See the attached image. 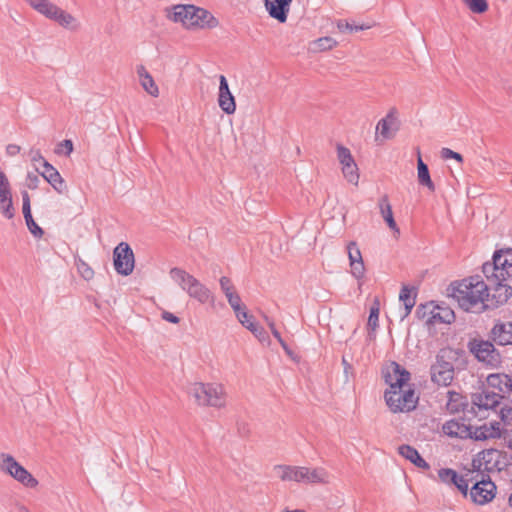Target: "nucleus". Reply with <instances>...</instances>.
Returning <instances> with one entry per match:
<instances>
[{
	"instance_id": "1",
	"label": "nucleus",
	"mask_w": 512,
	"mask_h": 512,
	"mask_svg": "<svg viewBox=\"0 0 512 512\" xmlns=\"http://www.w3.org/2000/svg\"><path fill=\"white\" fill-rule=\"evenodd\" d=\"M448 295L456 300L465 311H472L474 308H488L490 300L489 286L480 275L470 276L460 282L451 283L448 288Z\"/></svg>"
},
{
	"instance_id": "2",
	"label": "nucleus",
	"mask_w": 512,
	"mask_h": 512,
	"mask_svg": "<svg viewBox=\"0 0 512 512\" xmlns=\"http://www.w3.org/2000/svg\"><path fill=\"white\" fill-rule=\"evenodd\" d=\"M167 12L171 21L182 23L187 29H213L219 25L218 19L210 11L193 4L174 5Z\"/></svg>"
},
{
	"instance_id": "3",
	"label": "nucleus",
	"mask_w": 512,
	"mask_h": 512,
	"mask_svg": "<svg viewBox=\"0 0 512 512\" xmlns=\"http://www.w3.org/2000/svg\"><path fill=\"white\" fill-rule=\"evenodd\" d=\"M466 346L469 353L485 367L496 369L501 366L502 354L496 347L497 343L489 335L487 339L480 335L471 337Z\"/></svg>"
},
{
	"instance_id": "4",
	"label": "nucleus",
	"mask_w": 512,
	"mask_h": 512,
	"mask_svg": "<svg viewBox=\"0 0 512 512\" xmlns=\"http://www.w3.org/2000/svg\"><path fill=\"white\" fill-rule=\"evenodd\" d=\"M455 352L450 348L440 349L436 361L430 367L431 381L438 386H449L455 374Z\"/></svg>"
},
{
	"instance_id": "5",
	"label": "nucleus",
	"mask_w": 512,
	"mask_h": 512,
	"mask_svg": "<svg viewBox=\"0 0 512 512\" xmlns=\"http://www.w3.org/2000/svg\"><path fill=\"white\" fill-rule=\"evenodd\" d=\"M189 394L199 405L221 408L226 403L224 387L218 383H194Z\"/></svg>"
},
{
	"instance_id": "6",
	"label": "nucleus",
	"mask_w": 512,
	"mask_h": 512,
	"mask_svg": "<svg viewBox=\"0 0 512 512\" xmlns=\"http://www.w3.org/2000/svg\"><path fill=\"white\" fill-rule=\"evenodd\" d=\"M27 3L38 13L46 18L57 22L60 26L77 30L80 27L77 19L70 13L64 11L49 0H26Z\"/></svg>"
},
{
	"instance_id": "7",
	"label": "nucleus",
	"mask_w": 512,
	"mask_h": 512,
	"mask_svg": "<svg viewBox=\"0 0 512 512\" xmlns=\"http://www.w3.org/2000/svg\"><path fill=\"white\" fill-rule=\"evenodd\" d=\"M384 398L393 413L412 411L418 402V397L415 396V391L410 385L388 389L385 391Z\"/></svg>"
},
{
	"instance_id": "8",
	"label": "nucleus",
	"mask_w": 512,
	"mask_h": 512,
	"mask_svg": "<svg viewBox=\"0 0 512 512\" xmlns=\"http://www.w3.org/2000/svg\"><path fill=\"white\" fill-rule=\"evenodd\" d=\"M489 286L488 308L503 305L512 296V278L498 273H483Z\"/></svg>"
},
{
	"instance_id": "9",
	"label": "nucleus",
	"mask_w": 512,
	"mask_h": 512,
	"mask_svg": "<svg viewBox=\"0 0 512 512\" xmlns=\"http://www.w3.org/2000/svg\"><path fill=\"white\" fill-rule=\"evenodd\" d=\"M0 470L13 477L25 487L35 488L39 483L38 480L10 454H0Z\"/></svg>"
},
{
	"instance_id": "10",
	"label": "nucleus",
	"mask_w": 512,
	"mask_h": 512,
	"mask_svg": "<svg viewBox=\"0 0 512 512\" xmlns=\"http://www.w3.org/2000/svg\"><path fill=\"white\" fill-rule=\"evenodd\" d=\"M483 273H498L500 276L512 278V248L500 249L494 252L492 261L482 265Z\"/></svg>"
},
{
	"instance_id": "11",
	"label": "nucleus",
	"mask_w": 512,
	"mask_h": 512,
	"mask_svg": "<svg viewBox=\"0 0 512 512\" xmlns=\"http://www.w3.org/2000/svg\"><path fill=\"white\" fill-rule=\"evenodd\" d=\"M113 264L116 272L120 275L128 276L133 272L135 258L128 243L121 242L114 248Z\"/></svg>"
},
{
	"instance_id": "12",
	"label": "nucleus",
	"mask_w": 512,
	"mask_h": 512,
	"mask_svg": "<svg viewBox=\"0 0 512 512\" xmlns=\"http://www.w3.org/2000/svg\"><path fill=\"white\" fill-rule=\"evenodd\" d=\"M496 485L491 481L488 474H483L480 479H476L471 488L470 496L472 500L480 505H484L495 497Z\"/></svg>"
},
{
	"instance_id": "13",
	"label": "nucleus",
	"mask_w": 512,
	"mask_h": 512,
	"mask_svg": "<svg viewBox=\"0 0 512 512\" xmlns=\"http://www.w3.org/2000/svg\"><path fill=\"white\" fill-rule=\"evenodd\" d=\"M385 382L389 385V389H396L400 386L409 385L408 382L411 374L397 362H391L383 373Z\"/></svg>"
},
{
	"instance_id": "14",
	"label": "nucleus",
	"mask_w": 512,
	"mask_h": 512,
	"mask_svg": "<svg viewBox=\"0 0 512 512\" xmlns=\"http://www.w3.org/2000/svg\"><path fill=\"white\" fill-rule=\"evenodd\" d=\"M488 335L499 347L512 346V320H495Z\"/></svg>"
},
{
	"instance_id": "15",
	"label": "nucleus",
	"mask_w": 512,
	"mask_h": 512,
	"mask_svg": "<svg viewBox=\"0 0 512 512\" xmlns=\"http://www.w3.org/2000/svg\"><path fill=\"white\" fill-rule=\"evenodd\" d=\"M501 399H503V396L493 391L473 393L471 395V410L469 412H472L476 416L475 408L479 410L494 409L500 404Z\"/></svg>"
},
{
	"instance_id": "16",
	"label": "nucleus",
	"mask_w": 512,
	"mask_h": 512,
	"mask_svg": "<svg viewBox=\"0 0 512 512\" xmlns=\"http://www.w3.org/2000/svg\"><path fill=\"white\" fill-rule=\"evenodd\" d=\"M218 105L228 115H231L236 110L235 97L229 89L227 79L224 75L219 76V94Z\"/></svg>"
},
{
	"instance_id": "17",
	"label": "nucleus",
	"mask_w": 512,
	"mask_h": 512,
	"mask_svg": "<svg viewBox=\"0 0 512 512\" xmlns=\"http://www.w3.org/2000/svg\"><path fill=\"white\" fill-rule=\"evenodd\" d=\"M39 173L57 193L64 194L67 192V185L63 177L59 171L48 161H44L43 171H40Z\"/></svg>"
},
{
	"instance_id": "18",
	"label": "nucleus",
	"mask_w": 512,
	"mask_h": 512,
	"mask_svg": "<svg viewBox=\"0 0 512 512\" xmlns=\"http://www.w3.org/2000/svg\"><path fill=\"white\" fill-rule=\"evenodd\" d=\"M292 1L293 0H264V6L270 17L280 23H285Z\"/></svg>"
},
{
	"instance_id": "19",
	"label": "nucleus",
	"mask_w": 512,
	"mask_h": 512,
	"mask_svg": "<svg viewBox=\"0 0 512 512\" xmlns=\"http://www.w3.org/2000/svg\"><path fill=\"white\" fill-rule=\"evenodd\" d=\"M274 470L282 481L305 482L307 467L276 465Z\"/></svg>"
},
{
	"instance_id": "20",
	"label": "nucleus",
	"mask_w": 512,
	"mask_h": 512,
	"mask_svg": "<svg viewBox=\"0 0 512 512\" xmlns=\"http://www.w3.org/2000/svg\"><path fill=\"white\" fill-rule=\"evenodd\" d=\"M454 319V311L449 306L442 303L440 305H433V313L428 317L427 324H450Z\"/></svg>"
},
{
	"instance_id": "21",
	"label": "nucleus",
	"mask_w": 512,
	"mask_h": 512,
	"mask_svg": "<svg viewBox=\"0 0 512 512\" xmlns=\"http://www.w3.org/2000/svg\"><path fill=\"white\" fill-rule=\"evenodd\" d=\"M473 426L458 422L457 420H449L442 426V431L449 437H457L461 439H471V430Z\"/></svg>"
},
{
	"instance_id": "22",
	"label": "nucleus",
	"mask_w": 512,
	"mask_h": 512,
	"mask_svg": "<svg viewBox=\"0 0 512 512\" xmlns=\"http://www.w3.org/2000/svg\"><path fill=\"white\" fill-rule=\"evenodd\" d=\"M447 396L448 401L446 407L451 414H455L460 411H469L468 407L471 404V402L468 401L466 396L453 390L448 391Z\"/></svg>"
},
{
	"instance_id": "23",
	"label": "nucleus",
	"mask_w": 512,
	"mask_h": 512,
	"mask_svg": "<svg viewBox=\"0 0 512 512\" xmlns=\"http://www.w3.org/2000/svg\"><path fill=\"white\" fill-rule=\"evenodd\" d=\"M484 465L483 471L491 473L499 471L500 451L494 448L485 449L478 453Z\"/></svg>"
},
{
	"instance_id": "24",
	"label": "nucleus",
	"mask_w": 512,
	"mask_h": 512,
	"mask_svg": "<svg viewBox=\"0 0 512 512\" xmlns=\"http://www.w3.org/2000/svg\"><path fill=\"white\" fill-rule=\"evenodd\" d=\"M398 452L401 456H403L405 459L409 460L411 463H413L416 467L422 468V469H429L430 465L422 458V456L419 454L417 449L414 447L403 444L399 446Z\"/></svg>"
},
{
	"instance_id": "25",
	"label": "nucleus",
	"mask_w": 512,
	"mask_h": 512,
	"mask_svg": "<svg viewBox=\"0 0 512 512\" xmlns=\"http://www.w3.org/2000/svg\"><path fill=\"white\" fill-rule=\"evenodd\" d=\"M189 288L190 289L188 290L187 294L191 298L200 302L201 304H205L209 301H211V302L214 301L211 291L204 284H202L197 278L194 281V283L192 284V286Z\"/></svg>"
},
{
	"instance_id": "26",
	"label": "nucleus",
	"mask_w": 512,
	"mask_h": 512,
	"mask_svg": "<svg viewBox=\"0 0 512 512\" xmlns=\"http://www.w3.org/2000/svg\"><path fill=\"white\" fill-rule=\"evenodd\" d=\"M169 275L171 279L179 285V287L185 291L186 293L190 289L189 287L192 286L196 278L189 274L187 271H185L182 268L174 267L170 269Z\"/></svg>"
},
{
	"instance_id": "27",
	"label": "nucleus",
	"mask_w": 512,
	"mask_h": 512,
	"mask_svg": "<svg viewBox=\"0 0 512 512\" xmlns=\"http://www.w3.org/2000/svg\"><path fill=\"white\" fill-rule=\"evenodd\" d=\"M137 75L143 89L151 96L157 97L159 94L158 86L156 85L151 74L146 70L143 65L137 66Z\"/></svg>"
},
{
	"instance_id": "28",
	"label": "nucleus",
	"mask_w": 512,
	"mask_h": 512,
	"mask_svg": "<svg viewBox=\"0 0 512 512\" xmlns=\"http://www.w3.org/2000/svg\"><path fill=\"white\" fill-rule=\"evenodd\" d=\"M378 206L380 209V213H381L383 219L385 220V222L387 223L388 227L392 231L399 233L400 231H399V228H398L396 221L393 217L392 206L389 202V198L387 195H383L379 199Z\"/></svg>"
},
{
	"instance_id": "29",
	"label": "nucleus",
	"mask_w": 512,
	"mask_h": 512,
	"mask_svg": "<svg viewBox=\"0 0 512 512\" xmlns=\"http://www.w3.org/2000/svg\"><path fill=\"white\" fill-rule=\"evenodd\" d=\"M418 169V181L420 185H423L429 189V191H435V185L430 177L428 166L422 161L421 157H418L417 163Z\"/></svg>"
},
{
	"instance_id": "30",
	"label": "nucleus",
	"mask_w": 512,
	"mask_h": 512,
	"mask_svg": "<svg viewBox=\"0 0 512 512\" xmlns=\"http://www.w3.org/2000/svg\"><path fill=\"white\" fill-rule=\"evenodd\" d=\"M511 381L508 374L494 373L487 377V383L490 387L498 389L500 392H508V382Z\"/></svg>"
},
{
	"instance_id": "31",
	"label": "nucleus",
	"mask_w": 512,
	"mask_h": 512,
	"mask_svg": "<svg viewBox=\"0 0 512 512\" xmlns=\"http://www.w3.org/2000/svg\"><path fill=\"white\" fill-rule=\"evenodd\" d=\"M337 45V41L329 36L318 38L310 43L312 52H323L331 50Z\"/></svg>"
},
{
	"instance_id": "32",
	"label": "nucleus",
	"mask_w": 512,
	"mask_h": 512,
	"mask_svg": "<svg viewBox=\"0 0 512 512\" xmlns=\"http://www.w3.org/2000/svg\"><path fill=\"white\" fill-rule=\"evenodd\" d=\"M342 173L346 180L354 185H358L359 172L355 161L342 166Z\"/></svg>"
},
{
	"instance_id": "33",
	"label": "nucleus",
	"mask_w": 512,
	"mask_h": 512,
	"mask_svg": "<svg viewBox=\"0 0 512 512\" xmlns=\"http://www.w3.org/2000/svg\"><path fill=\"white\" fill-rule=\"evenodd\" d=\"M327 472L323 468H307L305 482L307 483H325L327 482Z\"/></svg>"
},
{
	"instance_id": "34",
	"label": "nucleus",
	"mask_w": 512,
	"mask_h": 512,
	"mask_svg": "<svg viewBox=\"0 0 512 512\" xmlns=\"http://www.w3.org/2000/svg\"><path fill=\"white\" fill-rule=\"evenodd\" d=\"M242 325L249 331H251L254 334V336L258 338L259 341L263 342L266 339H268V335L265 329L262 326L255 323L253 319L242 321Z\"/></svg>"
},
{
	"instance_id": "35",
	"label": "nucleus",
	"mask_w": 512,
	"mask_h": 512,
	"mask_svg": "<svg viewBox=\"0 0 512 512\" xmlns=\"http://www.w3.org/2000/svg\"><path fill=\"white\" fill-rule=\"evenodd\" d=\"M379 312H380V304H379V301L377 299H375V301L373 302V304L370 308V313H369L368 322H367L368 328L373 331L376 330V328L378 327Z\"/></svg>"
},
{
	"instance_id": "36",
	"label": "nucleus",
	"mask_w": 512,
	"mask_h": 512,
	"mask_svg": "<svg viewBox=\"0 0 512 512\" xmlns=\"http://www.w3.org/2000/svg\"><path fill=\"white\" fill-rule=\"evenodd\" d=\"M394 119L393 113L390 112L386 115L385 118L381 119L376 126V130L380 132V134L388 139L391 137L389 132L390 122Z\"/></svg>"
},
{
	"instance_id": "37",
	"label": "nucleus",
	"mask_w": 512,
	"mask_h": 512,
	"mask_svg": "<svg viewBox=\"0 0 512 512\" xmlns=\"http://www.w3.org/2000/svg\"><path fill=\"white\" fill-rule=\"evenodd\" d=\"M336 150L338 161L342 166L354 161V158L347 147L342 144H337Z\"/></svg>"
},
{
	"instance_id": "38",
	"label": "nucleus",
	"mask_w": 512,
	"mask_h": 512,
	"mask_svg": "<svg viewBox=\"0 0 512 512\" xmlns=\"http://www.w3.org/2000/svg\"><path fill=\"white\" fill-rule=\"evenodd\" d=\"M468 8L477 14H482L488 10V3L486 0H462Z\"/></svg>"
},
{
	"instance_id": "39",
	"label": "nucleus",
	"mask_w": 512,
	"mask_h": 512,
	"mask_svg": "<svg viewBox=\"0 0 512 512\" xmlns=\"http://www.w3.org/2000/svg\"><path fill=\"white\" fill-rule=\"evenodd\" d=\"M439 479L447 484H451L458 479V474L455 470L450 468H442L438 471Z\"/></svg>"
},
{
	"instance_id": "40",
	"label": "nucleus",
	"mask_w": 512,
	"mask_h": 512,
	"mask_svg": "<svg viewBox=\"0 0 512 512\" xmlns=\"http://www.w3.org/2000/svg\"><path fill=\"white\" fill-rule=\"evenodd\" d=\"M347 250L350 264H354L356 261L363 260L361 251L356 242H349L347 245Z\"/></svg>"
},
{
	"instance_id": "41",
	"label": "nucleus",
	"mask_w": 512,
	"mask_h": 512,
	"mask_svg": "<svg viewBox=\"0 0 512 512\" xmlns=\"http://www.w3.org/2000/svg\"><path fill=\"white\" fill-rule=\"evenodd\" d=\"M25 222H26V225H27V228L28 230L30 231V233L37 237V238H41L44 234V231L43 229L38 226V224L34 221L32 215H29L28 217H25Z\"/></svg>"
},
{
	"instance_id": "42",
	"label": "nucleus",
	"mask_w": 512,
	"mask_h": 512,
	"mask_svg": "<svg viewBox=\"0 0 512 512\" xmlns=\"http://www.w3.org/2000/svg\"><path fill=\"white\" fill-rule=\"evenodd\" d=\"M226 298H227L229 305L235 312V315L239 316V310H241L242 307L244 306L241 302V298H240L239 294L237 292L229 293L228 296H226Z\"/></svg>"
},
{
	"instance_id": "43",
	"label": "nucleus",
	"mask_w": 512,
	"mask_h": 512,
	"mask_svg": "<svg viewBox=\"0 0 512 512\" xmlns=\"http://www.w3.org/2000/svg\"><path fill=\"white\" fill-rule=\"evenodd\" d=\"M337 28L339 29L340 32H344L346 30H348L350 32H358V31H362L365 29H369L370 26H368V25H353L347 21L340 20L337 23Z\"/></svg>"
},
{
	"instance_id": "44",
	"label": "nucleus",
	"mask_w": 512,
	"mask_h": 512,
	"mask_svg": "<svg viewBox=\"0 0 512 512\" xmlns=\"http://www.w3.org/2000/svg\"><path fill=\"white\" fill-rule=\"evenodd\" d=\"M76 266H77L78 272L85 280H90L93 278L94 271L86 262L79 259L76 262Z\"/></svg>"
},
{
	"instance_id": "45",
	"label": "nucleus",
	"mask_w": 512,
	"mask_h": 512,
	"mask_svg": "<svg viewBox=\"0 0 512 512\" xmlns=\"http://www.w3.org/2000/svg\"><path fill=\"white\" fill-rule=\"evenodd\" d=\"M489 434H482L481 438L497 439L502 437L500 423L497 421L490 422L488 424Z\"/></svg>"
},
{
	"instance_id": "46",
	"label": "nucleus",
	"mask_w": 512,
	"mask_h": 512,
	"mask_svg": "<svg viewBox=\"0 0 512 512\" xmlns=\"http://www.w3.org/2000/svg\"><path fill=\"white\" fill-rule=\"evenodd\" d=\"M489 434H482L481 438L497 439L502 437L500 423L497 421L490 422L488 424Z\"/></svg>"
},
{
	"instance_id": "47",
	"label": "nucleus",
	"mask_w": 512,
	"mask_h": 512,
	"mask_svg": "<svg viewBox=\"0 0 512 512\" xmlns=\"http://www.w3.org/2000/svg\"><path fill=\"white\" fill-rule=\"evenodd\" d=\"M433 313V304L432 303H425L420 304L416 309V316L418 319L426 320L429 316H431Z\"/></svg>"
},
{
	"instance_id": "48",
	"label": "nucleus",
	"mask_w": 512,
	"mask_h": 512,
	"mask_svg": "<svg viewBox=\"0 0 512 512\" xmlns=\"http://www.w3.org/2000/svg\"><path fill=\"white\" fill-rule=\"evenodd\" d=\"M399 300L402 303H416V293L412 295V289L404 285L400 291Z\"/></svg>"
},
{
	"instance_id": "49",
	"label": "nucleus",
	"mask_w": 512,
	"mask_h": 512,
	"mask_svg": "<svg viewBox=\"0 0 512 512\" xmlns=\"http://www.w3.org/2000/svg\"><path fill=\"white\" fill-rule=\"evenodd\" d=\"M481 433L482 434H489V428H488V424L485 423L479 427H473V429L471 430V439H474L476 441H484V440H488L489 438H481Z\"/></svg>"
},
{
	"instance_id": "50",
	"label": "nucleus",
	"mask_w": 512,
	"mask_h": 512,
	"mask_svg": "<svg viewBox=\"0 0 512 512\" xmlns=\"http://www.w3.org/2000/svg\"><path fill=\"white\" fill-rule=\"evenodd\" d=\"M73 151V142L69 139H65L63 141H61L56 149H55V153L57 154H61V153H64L66 156H69Z\"/></svg>"
},
{
	"instance_id": "51",
	"label": "nucleus",
	"mask_w": 512,
	"mask_h": 512,
	"mask_svg": "<svg viewBox=\"0 0 512 512\" xmlns=\"http://www.w3.org/2000/svg\"><path fill=\"white\" fill-rule=\"evenodd\" d=\"M351 266V274L356 279H361L365 274V266L363 260L356 261L354 264H350Z\"/></svg>"
},
{
	"instance_id": "52",
	"label": "nucleus",
	"mask_w": 512,
	"mask_h": 512,
	"mask_svg": "<svg viewBox=\"0 0 512 512\" xmlns=\"http://www.w3.org/2000/svg\"><path fill=\"white\" fill-rule=\"evenodd\" d=\"M219 283H220V287H221V290L223 291V293L225 294V296H228L229 293H234L236 292L234 290V286L230 280V278L226 277V276H222L219 280Z\"/></svg>"
},
{
	"instance_id": "53",
	"label": "nucleus",
	"mask_w": 512,
	"mask_h": 512,
	"mask_svg": "<svg viewBox=\"0 0 512 512\" xmlns=\"http://www.w3.org/2000/svg\"><path fill=\"white\" fill-rule=\"evenodd\" d=\"M441 157L443 159H455L458 162L463 161V156L460 153L455 152L449 148H442Z\"/></svg>"
},
{
	"instance_id": "54",
	"label": "nucleus",
	"mask_w": 512,
	"mask_h": 512,
	"mask_svg": "<svg viewBox=\"0 0 512 512\" xmlns=\"http://www.w3.org/2000/svg\"><path fill=\"white\" fill-rule=\"evenodd\" d=\"M22 211L23 216L28 217L31 214L30 197L26 191L22 193Z\"/></svg>"
},
{
	"instance_id": "55",
	"label": "nucleus",
	"mask_w": 512,
	"mask_h": 512,
	"mask_svg": "<svg viewBox=\"0 0 512 512\" xmlns=\"http://www.w3.org/2000/svg\"><path fill=\"white\" fill-rule=\"evenodd\" d=\"M471 466H472V471L480 473L481 477L483 476V474H487L486 471H483L484 465L482 463V460L480 459L479 454H477L472 459Z\"/></svg>"
},
{
	"instance_id": "56",
	"label": "nucleus",
	"mask_w": 512,
	"mask_h": 512,
	"mask_svg": "<svg viewBox=\"0 0 512 512\" xmlns=\"http://www.w3.org/2000/svg\"><path fill=\"white\" fill-rule=\"evenodd\" d=\"M451 484L455 485L464 496H467V493H468L467 480H465L463 477L458 475V479H456V481L452 482Z\"/></svg>"
},
{
	"instance_id": "57",
	"label": "nucleus",
	"mask_w": 512,
	"mask_h": 512,
	"mask_svg": "<svg viewBox=\"0 0 512 512\" xmlns=\"http://www.w3.org/2000/svg\"><path fill=\"white\" fill-rule=\"evenodd\" d=\"M264 319L267 323V325L269 326L271 332H272V335L277 339V341L279 343H282V341L284 340L282 337H281V334L280 332L276 329L275 327V323L273 320H271L269 317L267 316H264Z\"/></svg>"
},
{
	"instance_id": "58",
	"label": "nucleus",
	"mask_w": 512,
	"mask_h": 512,
	"mask_svg": "<svg viewBox=\"0 0 512 512\" xmlns=\"http://www.w3.org/2000/svg\"><path fill=\"white\" fill-rule=\"evenodd\" d=\"M40 183V179L33 173L27 175V187L31 190L37 189Z\"/></svg>"
},
{
	"instance_id": "59",
	"label": "nucleus",
	"mask_w": 512,
	"mask_h": 512,
	"mask_svg": "<svg viewBox=\"0 0 512 512\" xmlns=\"http://www.w3.org/2000/svg\"><path fill=\"white\" fill-rule=\"evenodd\" d=\"M501 420L506 423L512 422V407H504L500 411Z\"/></svg>"
},
{
	"instance_id": "60",
	"label": "nucleus",
	"mask_w": 512,
	"mask_h": 512,
	"mask_svg": "<svg viewBox=\"0 0 512 512\" xmlns=\"http://www.w3.org/2000/svg\"><path fill=\"white\" fill-rule=\"evenodd\" d=\"M29 155H30V159L33 163L35 162H38V161H42V164L44 163V161H46L44 159V157L42 156L41 152L39 149H31L30 152H29Z\"/></svg>"
},
{
	"instance_id": "61",
	"label": "nucleus",
	"mask_w": 512,
	"mask_h": 512,
	"mask_svg": "<svg viewBox=\"0 0 512 512\" xmlns=\"http://www.w3.org/2000/svg\"><path fill=\"white\" fill-rule=\"evenodd\" d=\"M162 318L170 323H173V324H177L180 322L179 317H177L176 315H174L168 311H163Z\"/></svg>"
},
{
	"instance_id": "62",
	"label": "nucleus",
	"mask_w": 512,
	"mask_h": 512,
	"mask_svg": "<svg viewBox=\"0 0 512 512\" xmlns=\"http://www.w3.org/2000/svg\"><path fill=\"white\" fill-rule=\"evenodd\" d=\"M239 322L242 324V321L252 320L253 316L249 315L246 311V306H243L241 310H239V316H236Z\"/></svg>"
},
{
	"instance_id": "63",
	"label": "nucleus",
	"mask_w": 512,
	"mask_h": 512,
	"mask_svg": "<svg viewBox=\"0 0 512 512\" xmlns=\"http://www.w3.org/2000/svg\"><path fill=\"white\" fill-rule=\"evenodd\" d=\"M21 148L20 146L16 145V144H9L7 145L6 147V153L9 155V156H15L17 155L19 152H20Z\"/></svg>"
},
{
	"instance_id": "64",
	"label": "nucleus",
	"mask_w": 512,
	"mask_h": 512,
	"mask_svg": "<svg viewBox=\"0 0 512 512\" xmlns=\"http://www.w3.org/2000/svg\"><path fill=\"white\" fill-rule=\"evenodd\" d=\"M416 303H403L404 305V314L402 315L401 317V320L405 319L412 311L413 307L415 306Z\"/></svg>"
}]
</instances>
